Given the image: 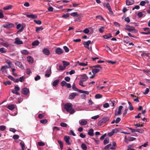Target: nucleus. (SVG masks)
<instances>
[{
	"instance_id": "nucleus-1",
	"label": "nucleus",
	"mask_w": 150,
	"mask_h": 150,
	"mask_svg": "<svg viewBox=\"0 0 150 150\" xmlns=\"http://www.w3.org/2000/svg\"><path fill=\"white\" fill-rule=\"evenodd\" d=\"M73 106L71 103H67L64 105V109L67 112H69L71 114H72L75 112V110L73 108Z\"/></svg>"
},
{
	"instance_id": "nucleus-2",
	"label": "nucleus",
	"mask_w": 150,
	"mask_h": 150,
	"mask_svg": "<svg viewBox=\"0 0 150 150\" xmlns=\"http://www.w3.org/2000/svg\"><path fill=\"white\" fill-rule=\"evenodd\" d=\"M125 29L129 32H133L134 33H136L138 31L137 30L135 29L134 27L130 26L128 25H127L126 26Z\"/></svg>"
},
{
	"instance_id": "nucleus-3",
	"label": "nucleus",
	"mask_w": 150,
	"mask_h": 150,
	"mask_svg": "<svg viewBox=\"0 0 150 150\" xmlns=\"http://www.w3.org/2000/svg\"><path fill=\"white\" fill-rule=\"evenodd\" d=\"M109 119L110 118L109 117H105L99 122L98 124L99 125H101L108 121Z\"/></svg>"
},
{
	"instance_id": "nucleus-4",
	"label": "nucleus",
	"mask_w": 150,
	"mask_h": 150,
	"mask_svg": "<svg viewBox=\"0 0 150 150\" xmlns=\"http://www.w3.org/2000/svg\"><path fill=\"white\" fill-rule=\"evenodd\" d=\"M14 24L9 22H7L4 24L3 25L4 28L7 29H10L11 28L14 27Z\"/></svg>"
},
{
	"instance_id": "nucleus-5",
	"label": "nucleus",
	"mask_w": 150,
	"mask_h": 150,
	"mask_svg": "<svg viewBox=\"0 0 150 150\" xmlns=\"http://www.w3.org/2000/svg\"><path fill=\"white\" fill-rule=\"evenodd\" d=\"M103 6L104 7H105L107 8L110 12V14H113V12L110 6L109 3H105L103 4Z\"/></svg>"
},
{
	"instance_id": "nucleus-6",
	"label": "nucleus",
	"mask_w": 150,
	"mask_h": 150,
	"mask_svg": "<svg viewBox=\"0 0 150 150\" xmlns=\"http://www.w3.org/2000/svg\"><path fill=\"white\" fill-rule=\"evenodd\" d=\"M129 129L130 130H131V132H138L140 133H142L144 132V130L143 129H133L132 128H129Z\"/></svg>"
},
{
	"instance_id": "nucleus-7",
	"label": "nucleus",
	"mask_w": 150,
	"mask_h": 150,
	"mask_svg": "<svg viewBox=\"0 0 150 150\" xmlns=\"http://www.w3.org/2000/svg\"><path fill=\"white\" fill-rule=\"evenodd\" d=\"M79 123L81 125H86L87 123V120L85 119H82L79 121Z\"/></svg>"
},
{
	"instance_id": "nucleus-8",
	"label": "nucleus",
	"mask_w": 150,
	"mask_h": 150,
	"mask_svg": "<svg viewBox=\"0 0 150 150\" xmlns=\"http://www.w3.org/2000/svg\"><path fill=\"white\" fill-rule=\"evenodd\" d=\"M51 73V67H49L46 71V74H45V76L46 77H49L50 76Z\"/></svg>"
},
{
	"instance_id": "nucleus-9",
	"label": "nucleus",
	"mask_w": 150,
	"mask_h": 150,
	"mask_svg": "<svg viewBox=\"0 0 150 150\" xmlns=\"http://www.w3.org/2000/svg\"><path fill=\"white\" fill-rule=\"evenodd\" d=\"M64 139L68 145H70L71 144V143L69 142L71 138L69 136H65L64 137Z\"/></svg>"
},
{
	"instance_id": "nucleus-10",
	"label": "nucleus",
	"mask_w": 150,
	"mask_h": 150,
	"mask_svg": "<svg viewBox=\"0 0 150 150\" xmlns=\"http://www.w3.org/2000/svg\"><path fill=\"white\" fill-rule=\"evenodd\" d=\"M22 92L23 94L24 95H27L29 92V90L27 88H24L22 89Z\"/></svg>"
},
{
	"instance_id": "nucleus-11",
	"label": "nucleus",
	"mask_w": 150,
	"mask_h": 150,
	"mask_svg": "<svg viewBox=\"0 0 150 150\" xmlns=\"http://www.w3.org/2000/svg\"><path fill=\"white\" fill-rule=\"evenodd\" d=\"M56 53L58 55L61 54L64 52V50L60 47L57 48L55 50Z\"/></svg>"
},
{
	"instance_id": "nucleus-12",
	"label": "nucleus",
	"mask_w": 150,
	"mask_h": 150,
	"mask_svg": "<svg viewBox=\"0 0 150 150\" xmlns=\"http://www.w3.org/2000/svg\"><path fill=\"white\" fill-rule=\"evenodd\" d=\"M123 108V106H120L118 108V110L117 112L116 111L115 112V116H117L118 115H119L121 114V110Z\"/></svg>"
},
{
	"instance_id": "nucleus-13",
	"label": "nucleus",
	"mask_w": 150,
	"mask_h": 150,
	"mask_svg": "<svg viewBox=\"0 0 150 150\" xmlns=\"http://www.w3.org/2000/svg\"><path fill=\"white\" fill-rule=\"evenodd\" d=\"M134 3V0H126V5L127 6L132 5Z\"/></svg>"
},
{
	"instance_id": "nucleus-14",
	"label": "nucleus",
	"mask_w": 150,
	"mask_h": 150,
	"mask_svg": "<svg viewBox=\"0 0 150 150\" xmlns=\"http://www.w3.org/2000/svg\"><path fill=\"white\" fill-rule=\"evenodd\" d=\"M14 43L18 45H21L23 44L22 41L20 40V39L18 38H16L15 39Z\"/></svg>"
},
{
	"instance_id": "nucleus-15",
	"label": "nucleus",
	"mask_w": 150,
	"mask_h": 150,
	"mask_svg": "<svg viewBox=\"0 0 150 150\" xmlns=\"http://www.w3.org/2000/svg\"><path fill=\"white\" fill-rule=\"evenodd\" d=\"M91 41L89 40L86 42H84L83 43L85 47L88 49H89V46L91 43Z\"/></svg>"
},
{
	"instance_id": "nucleus-16",
	"label": "nucleus",
	"mask_w": 150,
	"mask_h": 150,
	"mask_svg": "<svg viewBox=\"0 0 150 150\" xmlns=\"http://www.w3.org/2000/svg\"><path fill=\"white\" fill-rule=\"evenodd\" d=\"M78 95V94L76 93H72L69 96V99H73L76 96Z\"/></svg>"
},
{
	"instance_id": "nucleus-17",
	"label": "nucleus",
	"mask_w": 150,
	"mask_h": 150,
	"mask_svg": "<svg viewBox=\"0 0 150 150\" xmlns=\"http://www.w3.org/2000/svg\"><path fill=\"white\" fill-rule=\"evenodd\" d=\"M8 67L7 66H4L2 67L0 71L2 72V73H5L6 72V69L8 68Z\"/></svg>"
},
{
	"instance_id": "nucleus-18",
	"label": "nucleus",
	"mask_w": 150,
	"mask_h": 150,
	"mask_svg": "<svg viewBox=\"0 0 150 150\" xmlns=\"http://www.w3.org/2000/svg\"><path fill=\"white\" fill-rule=\"evenodd\" d=\"M94 130L92 129H89L88 132V134L90 136H93L94 135Z\"/></svg>"
},
{
	"instance_id": "nucleus-19",
	"label": "nucleus",
	"mask_w": 150,
	"mask_h": 150,
	"mask_svg": "<svg viewBox=\"0 0 150 150\" xmlns=\"http://www.w3.org/2000/svg\"><path fill=\"white\" fill-rule=\"evenodd\" d=\"M0 44L6 48H7L9 45L8 42H1Z\"/></svg>"
},
{
	"instance_id": "nucleus-20",
	"label": "nucleus",
	"mask_w": 150,
	"mask_h": 150,
	"mask_svg": "<svg viewBox=\"0 0 150 150\" xmlns=\"http://www.w3.org/2000/svg\"><path fill=\"white\" fill-rule=\"evenodd\" d=\"M42 52L44 54L47 55H48L50 54V51L47 49H44L42 50Z\"/></svg>"
},
{
	"instance_id": "nucleus-21",
	"label": "nucleus",
	"mask_w": 150,
	"mask_h": 150,
	"mask_svg": "<svg viewBox=\"0 0 150 150\" xmlns=\"http://www.w3.org/2000/svg\"><path fill=\"white\" fill-rule=\"evenodd\" d=\"M27 61L30 64L32 63L33 62V58L30 56H29L27 57Z\"/></svg>"
},
{
	"instance_id": "nucleus-22",
	"label": "nucleus",
	"mask_w": 150,
	"mask_h": 150,
	"mask_svg": "<svg viewBox=\"0 0 150 150\" xmlns=\"http://www.w3.org/2000/svg\"><path fill=\"white\" fill-rule=\"evenodd\" d=\"M15 64L16 66L19 67L20 68L23 69V67L21 62L19 61H17L15 62Z\"/></svg>"
},
{
	"instance_id": "nucleus-23",
	"label": "nucleus",
	"mask_w": 150,
	"mask_h": 150,
	"mask_svg": "<svg viewBox=\"0 0 150 150\" xmlns=\"http://www.w3.org/2000/svg\"><path fill=\"white\" fill-rule=\"evenodd\" d=\"M81 77L82 79H83L82 81H86L88 79V77L86 74L82 75Z\"/></svg>"
},
{
	"instance_id": "nucleus-24",
	"label": "nucleus",
	"mask_w": 150,
	"mask_h": 150,
	"mask_svg": "<svg viewBox=\"0 0 150 150\" xmlns=\"http://www.w3.org/2000/svg\"><path fill=\"white\" fill-rule=\"evenodd\" d=\"M15 108V105L14 104H11L7 106V108L11 110H13Z\"/></svg>"
},
{
	"instance_id": "nucleus-25",
	"label": "nucleus",
	"mask_w": 150,
	"mask_h": 150,
	"mask_svg": "<svg viewBox=\"0 0 150 150\" xmlns=\"http://www.w3.org/2000/svg\"><path fill=\"white\" fill-rule=\"evenodd\" d=\"M117 131V129H113L111 132L108 134V135L110 137H111Z\"/></svg>"
},
{
	"instance_id": "nucleus-26",
	"label": "nucleus",
	"mask_w": 150,
	"mask_h": 150,
	"mask_svg": "<svg viewBox=\"0 0 150 150\" xmlns=\"http://www.w3.org/2000/svg\"><path fill=\"white\" fill-rule=\"evenodd\" d=\"M27 17L28 18L33 19H35L37 18V16L33 14L27 15Z\"/></svg>"
},
{
	"instance_id": "nucleus-27",
	"label": "nucleus",
	"mask_w": 150,
	"mask_h": 150,
	"mask_svg": "<svg viewBox=\"0 0 150 150\" xmlns=\"http://www.w3.org/2000/svg\"><path fill=\"white\" fill-rule=\"evenodd\" d=\"M103 37L105 39H107L112 37V36L111 34L108 33L106 35H103Z\"/></svg>"
},
{
	"instance_id": "nucleus-28",
	"label": "nucleus",
	"mask_w": 150,
	"mask_h": 150,
	"mask_svg": "<svg viewBox=\"0 0 150 150\" xmlns=\"http://www.w3.org/2000/svg\"><path fill=\"white\" fill-rule=\"evenodd\" d=\"M59 81V79H57L54 81L52 83V84L53 86L55 87L58 83Z\"/></svg>"
},
{
	"instance_id": "nucleus-29",
	"label": "nucleus",
	"mask_w": 150,
	"mask_h": 150,
	"mask_svg": "<svg viewBox=\"0 0 150 150\" xmlns=\"http://www.w3.org/2000/svg\"><path fill=\"white\" fill-rule=\"evenodd\" d=\"M57 142L59 144V146L60 149L61 150H62L63 149V142L61 141L60 140H58Z\"/></svg>"
},
{
	"instance_id": "nucleus-30",
	"label": "nucleus",
	"mask_w": 150,
	"mask_h": 150,
	"mask_svg": "<svg viewBox=\"0 0 150 150\" xmlns=\"http://www.w3.org/2000/svg\"><path fill=\"white\" fill-rule=\"evenodd\" d=\"M109 104L112 106H114L116 105V103L114 100H112L110 101Z\"/></svg>"
},
{
	"instance_id": "nucleus-31",
	"label": "nucleus",
	"mask_w": 150,
	"mask_h": 150,
	"mask_svg": "<svg viewBox=\"0 0 150 150\" xmlns=\"http://www.w3.org/2000/svg\"><path fill=\"white\" fill-rule=\"evenodd\" d=\"M100 69H95L92 70V71L93 74H96L99 72Z\"/></svg>"
},
{
	"instance_id": "nucleus-32",
	"label": "nucleus",
	"mask_w": 150,
	"mask_h": 150,
	"mask_svg": "<svg viewBox=\"0 0 150 150\" xmlns=\"http://www.w3.org/2000/svg\"><path fill=\"white\" fill-rule=\"evenodd\" d=\"M12 6L8 5L4 7L3 9L4 10H9L12 8Z\"/></svg>"
},
{
	"instance_id": "nucleus-33",
	"label": "nucleus",
	"mask_w": 150,
	"mask_h": 150,
	"mask_svg": "<svg viewBox=\"0 0 150 150\" xmlns=\"http://www.w3.org/2000/svg\"><path fill=\"white\" fill-rule=\"evenodd\" d=\"M81 147L83 150H86L87 149V146L84 143H82L81 144Z\"/></svg>"
},
{
	"instance_id": "nucleus-34",
	"label": "nucleus",
	"mask_w": 150,
	"mask_h": 150,
	"mask_svg": "<svg viewBox=\"0 0 150 150\" xmlns=\"http://www.w3.org/2000/svg\"><path fill=\"white\" fill-rule=\"evenodd\" d=\"M20 144L22 147L21 150H25V144H24V142H20Z\"/></svg>"
},
{
	"instance_id": "nucleus-35",
	"label": "nucleus",
	"mask_w": 150,
	"mask_h": 150,
	"mask_svg": "<svg viewBox=\"0 0 150 150\" xmlns=\"http://www.w3.org/2000/svg\"><path fill=\"white\" fill-rule=\"evenodd\" d=\"M39 42L38 40H35L32 42V45L33 46H37L39 45Z\"/></svg>"
},
{
	"instance_id": "nucleus-36",
	"label": "nucleus",
	"mask_w": 150,
	"mask_h": 150,
	"mask_svg": "<svg viewBox=\"0 0 150 150\" xmlns=\"http://www.w3.org/2000/svg\"><path fill=\"white\" fill-rule=\"evenodd\" d=\"M72 88L74 91H79V90H80L76 87L75 83H74L73 84L72 86Z\"/></svg>"
},
{
	"instance_id": "nucleus-37",
	"label": "nucleus",
	"mask_w": 150,
	"mask_h": 150,
	"mask_svg": "<svg viewBox=\"0 0 150 150\" xmlns=\"http://www.w3.org/2000/svg\"><path fill=\"white\" fill-rule=\"evenodd\" d=\"M79 92L80 93H85L87 95H88L89 93V91H86L80 90H79Z\"/></svg>"
},
{
	"instance_id": "nucleus-38",
	"label": "nucleus",
	"mask_w": 150,
	"mask_h": 150,
	"mask_svg": "<svg viewBox=\"0 0 150 150\" xmlns=\"http://www.w3.org/2000/svg\"><path fill=\"white\" fill-rule=\"evenodd\" d=\"M62 63L64 66V67H65V68L67 66L69 65L70 64V63L69 62L65 61H63L62 62Z\"/></svg>"
},
{
	"instance_id": "nucleus-39",
	"label": "nucleus",
	"mask_w": 150,
	"mask_h": 150,
	"mask_svg": "<svg viewBox=\"0 0 150 150\" xmlns=\"http://www.w3.org/2000/svg\"><path fill=\"white\" fill-rule=\"evenodd\" d=\"M36 28V31L37 32H38L42 30L43 29L42 27H37Z\"/></svg>"
},
{
	"instance_id": "nucleus-40",
	"label": "nucleus",
	"mask_w": 150,
	"mask_h": 150,
	"mask_svg": "<svg viewBox=\"0 0 150 150\" xmlns=\"http://www.w3.org/2000/svg\"><path fill=\"white\" fill-rule=\"evenodd\" d=\"M70 14L69 13H67L66 14L63 15L62 17L63 18H67L69 17L70 16Z\"/></svg>"
},
{
	"instance_id": "nucleus-41",
	"label": "nucleus",
	"mask_w": 150,
	"mask_h": 150,
	"mask_svg": "<svg viewBox=\"0 0 150 150\" xmlns=\"http://www.w3.org/2000/svg\"><path fill=\"white\" fill-rule=\"evenodd\" d=\"M109 139L106 138L103 141V143L104 145H105L108 144L109 142Z\"/></svg>"
},
{
	"instance_id": "nucleus-42",
	"label": "nucleus",
	"mask_w": 150,
	"mask_h": 150,
	"mask_svg": "<svg viewBox=\"0 0 150 150\" xmlns=\"http://www.w3.org/2000/svg\"><path fill=\"white\" fill-rule=\"evenodd\" d=\"M71 16L73 17H78V15L77 12H73L70 14Z\"/></svg>"
},
{
	"instance_id": "nucleus-43",
	"label": "nucleus",
	"mask_w": 150,
	"mask_h": 150,
	"mask_svg": "<svg viewBox=\"0 0 150 150\" xmlns=\"http://www.w3.org/2000/svg\"><path fill=\"white\" fill-rule=\"evenodd\" d=\"M21 53L25 55H27L28 54V52L25 50H23L21 51Z\"/></svg>"
},
{
	"instance_id": "nucleus-44",
	"label": "nucleus",
	"mask_w": 150,
	"mask_h": 150,
	"mask_svg": "<svg viewBox=\"0 0 150 150\" xmlns=\"http://www.w3.org/2000/svg\"><path fill=\"white\" fill-rule=\"evenodd\" d=\"M95 97L96 98H100L102 97V95L101 94H98L96 95Z\"/></svg>"
},
{
	"instance_id": "nucleus-45",
	"label": "nucleus",
	"mask_w": 150,
	"mask_h": 150,
	"mask_svg": "<svg viewBox=\"0 0 150 150\" xmlns=\"http://www.w3.org/2000/svg\"><path fill=\"white\" fill-rule=\"evenodd\" d=\"M3 84H4L6 86L7 85H11V83L10 81H6L4 82H3Z\"/></svg>"
},
{
	"instance_id": "nucleus-46",
	"label": "nucleus",
	"mask_w": 150,
	"mask_h": 150,
	"mask_svg": "<svg viewBox=\"0 0 150 150\" xmlns=\"http://www.w3.org/2000/svg\"><path fill=\"white\" fill-rule=\"evenodd\" d=\"M60 125L63 127H67V125L64 122H61L60 124Z\"/></svg>"
},
{
	"instance_id": "nucleus-47",
	"label": "nucleus",
	"mask_w": 150,
	"mask_h": 150,
	"mask_svg": "<svg viewBox=\"0 0 150 150\" xmlns=\"http://www.w3.org/2000/svg\"><path fill=\"white\" fill-rule=\"evenodd\" d=\"M116 146V143L114 142H113L112 146V147H111L110 148V149H115V147Z\"/></svg>"
},
{
	"instance_id": "nucleus-48",
	"label": "nucleus",
	"mask_w": 150,
	"mask_h": 150,
	"mask_svg": "<svg viewBox=\"0 0 150 150\" xmlns=\"http://www.w3.org/2000/svg\"><path fill=\"white\" fill-rule=\"evenodd\" d=\"M3 11L1 10H0V18H2L4 17V15L3 13Z\"/></svg>"
},
{
	"instance_id": "nucleus-49",
	"label": "nucleus",
	"mask_w": 150,
	"mask_h": 150,
	"mask_svg": "<svg viewBox=\"0 0 150 150\" xmlns=\"http://www.w3.org/2000/svg\"><path fill=\"white\" fill-rule=\"evenodd\" d=\"M34 22H35L36 24L38 25H40L42 23L41 21L40 20L37 21L35 20H34Z\"/></svg>"
},
{
	"instance_id": "nucleus-50",
	"label": "nucleus",
	"mask_w": 150,
	"mask_h": 150,
	"mask_svg": "<svg viewBox=\"0 0 150 150\" xmlns=\"http://www.w3.org/2000/svg\"><path fill=\"white\" fill-rule=\"evenodd\" d=\"M5 48L4 47H1L0 48V52L2 53H4L6 52V51L4 50Z\"/></svg>"
},
{
	"instance_id": "nucleus-51",
	"label": "nucleus",
	"mask_w": 150,
	"mask_h": 150,
	"mask_svg": "<svg viewBox=\"0 0 150 150\" xmlns=\"http://www.w3.org/2000/svg\"><path fill=\"white\" fill-rule=\"evenodd\" d=\"M6 129V127L4 125H1L0 126V130L4 131Z\"/></svg>"
},
{
	"instance_id": "nucleus-52",
	"label": "nucleus",
	"mask_w": 150,
	"mask_h": 150,
	"mask_svg": "<svg viewBox=\"0 0 150 150\" xmlns=\"http://www.w3.org/2000/svg\"><path fill=\"white\" fill-rule=\"evenodd\" d=\"M40 121L41 123L43 124H46L47 122V120L46 119L41 120Z\"/></svg>"
},
{
	"instance_id": "nucleus-53",
	"label": "nucleus",
	"mask_w": 150,
	"mask_h": 150,
	"mask_svg": "<svg viewBox=\"0 0 150 150\" xmlns=\"http://www.w3.org/2000/svg\"><path fill=\"white\" fill-rule=\"evenodd\" d=\"M109 106V103H106L103 105V107L104 108H107Z\"/></svg>"
},
{
	"instance_id": "nucleus-54",
	"label": "nucleus",
	"mask_w": 150,
	"mask_h": 150,
	"mask_svg": "<svg viewBox=\"0 0 150 150\" xmlns=\"http://www.w3.org/2000/svg\"><path fill=\"white\" fill-rule=\"evenodd\" d=\"M87 62H86V63H84L82 62H81L80 63H79V65L81 66H86L87 65Z\"/></svg>"
},
{
	"instance_id": "nucleus-55",
	"label": "nucleus",
	"mask_w": 150,
	"mask_h": 150,
	"mask_svg": "<svg viewBox=\"0 0 150 150\" xmlns=\"http://www.w3.org/2000/svg\"><path fill=\"white\" fill-rule=\"evenodd\" d=\"M136 138L133 137H128V140L129 141H132L135 140Z\"/></svg>"
},
{
	"instance_id": "nucleus-56",
	"label": "nucleus",
	"mask_w": 150,
	"mask_h": 150,
	"mask_svg": "<svg viewBox=\"0 0 150 150\" xmlns=\"http://www.w3.org/2000/svg\"><path fill=\"white\" fill-rule=\"evenodd\" d=\"M96 67L99 68L100 69H101L102 68L101 66L99 65L93 66L92 67V68H96Z\"/></svg>"
},
{
	"instance_id": "nucleus-57",
	"label": "nucleus",
	"mask_w": 150,
	"mask_h": 150,
	"mask_svg": "<svg viewBox=\"0 0 150 150\" xmlns=\"http://www.w3.org/2000/svg\"><path fill=\"white\" fill-rule=\"evenodd\" d=\"M64 49V50L65 51L67 52H68L69 51V50L68 48L66 46H64L63 47Z\"/></svg>"
},
{
	"instance_id": "nucleus-58",
	"label": "nucleus",
	"mask_w": 150,
	"mask_h": 150,
	"mask_svg": "<svg viewBox=\"0 0 150 150\" xmlns=\"http://www.w3.org/2000/svg\"><path fill=\"white\" fill-rule=\"evenodd\" d=\"M146 3V1H142L140 2V5L141 6H144Z\"/></svg>"
},
{
	"instance_id": "nucleus-59",
	"label": "nucleus",
	"mask_w": 150,
	"mask_h": 150,
	"mask_svg": "<svg viewBox=\"0 0 150 150\" xmlns=\"http://www.w3.org/2000/svg\"><path fill=\"white\" fill-rule=\"evenodd\" d=\"M83 32L86 33V34H88L89 32V30L88 29L86 28L83 31Z\"/></svg>"
},
{
	"instance_id": "nucleus-60",
	"label": "nucleus",
	"mask_w": 150,
	"mask_h": 150,
	"mask_svg": "<svg viewBox=\"0 0 150 150\" xmlns=\"http://www.w3.org/2000/svg\"><path fill=\"white\" fill-rule=\"evenodd\" d=\"M59 68L60 70H63L65 69V67L64 66H62L61 65H60L59 67Z\"/></svg>"
},
{
	"instance_id": "nucleus-61",
	"label": "nucleus",
	"mask_w": 150,
	"mask_h": 150,
	"mask_svg": "<svg viewBox=\"0 0 150 150\" xmlns=\"http://www.w3.org/2000/svg\"><path fill=\"white\" fill-rule=\"evenodd\" d=\"M67 83L64 81H63L61 82V86L63 87L66 86Z\"/></svg>"
},
{
	"instance_id": "nucleus-62",
	"label": "nucleus",
	"mask_w": 150,
	"mask_h": 150,
	"mask_svg": "<svg viewBox=\"0 0 150 150\" xmlns=\"http://www.w3.org/2000/svg\"><path fill=\"white\" fill-rule=\"evenodd\" d=\"M45 115V114H39V115H38V117L40 119H41Z\"/></svg>"
},
{
	"instance_id": "nucleus-63",
	"label": "nucleus",
	"mask_w": 150,
	"mask_h": 150,
	"mask_svg": "<svg viewBox=\"0 0 150 150\" xmlns=\"http://www.w3.org/2000/svg\"><path fill=\"white\" fill-rule=\"evenodd\" d=\"M121 120V119L119 117H117L116 120H115V123L117 124Z\"/></svg>"
},
{
	"instance_id": "nucleus-64",
	"label": "nucleus",
	"mask_w": 150,
	"mask_h": 150,
	"mask_svg": "<svg viewBox=\"0 0 150 150\" xmlns=\"http://www.w3.org/2000/svg\"><path fill=\"white\" fill-rule=\"evenodd\" d=\"M104 27H102L100 28L99 29V31L100 33H103L104 32Z\"/></svg>"
}]
</instances>
